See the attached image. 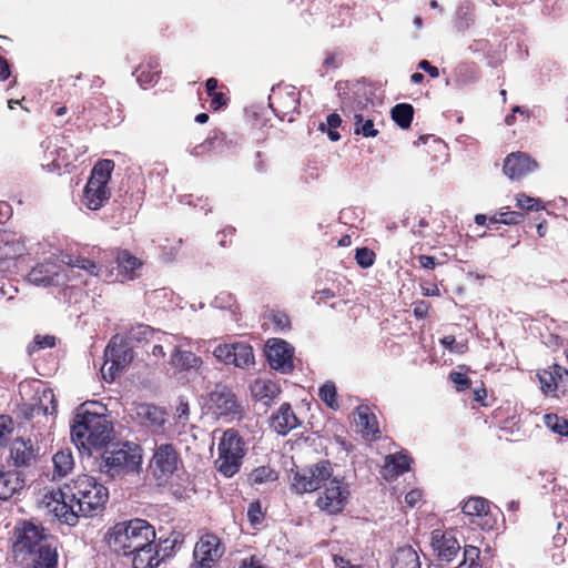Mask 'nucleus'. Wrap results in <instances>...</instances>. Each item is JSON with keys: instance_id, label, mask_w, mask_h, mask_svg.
<instances>
[{"instance_id": "17", "label": "nucleus", "mask_w": 568, "mask_h": 568, "mask_svg": "<svg viewBox=\"0 0 568 568\" xmlns=\"http://www.w3.org/2000/svg\"><path fill=\"white\" fill-rule=\"evenodd\" d=\"M271 427L282 436L301 425V422L294 414L291 404L283 403L270 418Z\"/></svg>"}, {"instance_id": "27", "label": "nucleus", "mask_w": 568, "mask_h": 568, "mask_svg": "<svg viewBox=\"0 0 568 568\" xmlns=\"http://www.w3.org/2000/svg\"><path fill=\"white\" fill-rule=\"evenodd\" d=\"M254 364L253 348L245 342H235L232 352L231 365L247 368Z\"/></svg>"}, {"instance_id": "23", "label": "nucleus", "mask_w": 568, "mask_h": 568, "mask_svg": "<svg viewBox=\"0 0 568 568\" xmlns=\"http://www.w3.org/2000/svg\"><path fill=\"white\" fill-rule=\"evenodd\" d=\"M133 568H155L160 565V550H155L154 541H150L149 546L139 547L132 551Z\"/></svg>"}, {"instance_id": "44", "label": "nucleus", "mask_w": 568, "mask_h": 568, "mask_svg": "<svg viewBox=\"0 0 568 568\" xmlns=\"http://www.w3.org/2000/svg\"><path fill=\"white\" fill-rule=\"evenodd\" d=\"M480 550L476 546H465L464 560L460 562L459 568H480L479 565Z\"/></svg>"}, {"instance_id": "63", "label": "nucleus", "mask_w": 568, "mask_h": 568, "mask_svg": "<svg viewBox=\"0 0 568 568\" xmlns=\"http://www.w3.org/2000/svg\"><path fill=\"white\" fill-rule=\"evenodd\" d=\"M333 561L336 568H365L362 565H352L348 559L339 555H334Z\"/></svg>"}, {"instance_id": "58", "label": "nucleus", "mask_w": 568, "mask_h": 568, "mask_svg": "<svg viewBox=\"0 0 568 568\" xmlns=\"http://www.w3.org/2000/svg\"><path fill=\"white\" fill-rule=\"evenodd\" d=\"M440 344L448 348L450 352L456 354H463L466 349V345L464 343H457L455 337L452 335L445 336L440 339Z\"/></svg>"}, {"instance_id": "32", "label": "nucleus", "mask_w": 568, "mask_h": 568, "mask_svg": "<svg viewBox=\"0 0 568 568\" xmlns=\"http://www.w3.org/2000/svg\"><path fill=\"white\" fill-rule=\"evenodd\" d=\"M160 335H164V333H161L159 331H155L149 325L144 324H136L132 326L129 331V339L135 341V342H150L156 337V339H161Z\"/></svg>"}, {"instance_id": "29", "label": "nucleus", "mask_w": 568, "mask_h": 568, "mask_svg": "<svg viewBox=\"0 0 568 568\" xmlns=\"http://www.w3.org/2000/svg\"><path fill=\"white\" fill-rule=\"evenodd\" d=\"M54 474L53 477H65L74 466L72 453L69 449L60 450L54 454L53 458Z\"/></svg>"}, {"instance_id": "12", "label": "nucleus", "mask_w": 568, "mask_h": 568, "mask_svg": "<svg viewBox=\"0 0 568 568\" xmlns=\"http://www.w3.org/2000/svg\"><path fill=\"white\" fill-rule=\"evenodd\" d=\"M430 547L434 557L442 562H450L460 551V544L457 540L453 529H433Z\"/></svg>"}, {"instance_id": "46", "label": "nucleus", "mask_w": 568, "mask_h": 568, "mask_svg": "<svg viewBox=\"0 0 568 568\" xmlns=\"http://www.w3.org/2000/svg\"><path fill=\"white\" fill-rule=\"evenodd\" d=\"M13 432V420L9 415H0V446L10 442Z\"/></svg>"}, {"instance_id": "25", "label": "nucleus", "mask_w": 568, "mask_h": 568, "mask_svg": "<svg viewBox=\"0 0 568 568\" xmlns=\"http://www.w3.org/2000/svg\"><path fill=\"white\" fill-rule=\"evenodd\" d=\"M171 365L179 371H197L202 365V358L191 351H183L180 347H174L171 355Z\"/></svg>"}, {"instance_id": "52", "label": "nucleus", "mask_w": 568, "mask_h": 568, "mask_svg": "<svg viewBox=\"0 0 568 568\" xmlns=\"http://www.w3.org/2000/svg\"><path fill=\"white\" fill-rule=\"evenodd\" d=\"M69 265L72 267H78L81 270L87 271L91 275H98L99 273V266L91 260L85 257H74L71 258L69 262Z\"/></svg>"}, {"instance_id": "21", "label": "nucleus", "mask_w": 568, "mask_h": 568, "mask_svg": "<svg viewBox=\"0 0 568 568\" xmlns=\"http://www.w3.org/2000/svg\"><path fill=\"white\" fill-rule=\"evenodd\" d=\"M58 493L59 489L51 493L52 499L57 503L53 509L54 515L60 521L68 526H75L79 523V518L82 516V514H77L78 505L75 504V500L71 501L67 497L61 498Z\"/></svg>"}, {"instance_id": "37", "label": "nucleus", "mask_w": 568, "mask_h": 568, "mask_svg": "<svg viewBox=\"0 0 568 568\" xmlns=\"http://www.w3.org/2000/svg\"><path fill=\"white\" fill-rule=\"evenodd\" d=\"M320 398L332 409L336 410L339 408L337 400V389L333 382H326L318 390Z\"/></svg>"}, {"instance_id": "28", "label": "nucleus", "mask_w": 568, "mask_h": 568, "mask_svg": "<svg viewBox=\"0 0 568 568\" xmlns=\"http://www.w3.org/2000/svg\"><path fill=\"white\" fill-rule=\"evenodd\" d=\"M392 568H420L419 557L410 546L398 548Z\"/></svg>"}, {"instance_id": "47", "label": "nucleus", "mask_w": 568, "mask_h": 568, "mask_svg": "<svg viewBox=\"0 0 568 568\" xmlns=\"http://www.w3.org/2000/svg\"><path fill=\"white\" fill-rule=\"evenodd\" d=\"M541 390L546 394L557 390V384L552 374V366L538 373Z\"/></svg>"}, {"instance_id": "42", "label": "nucleus", "mask_w": 568, "mask_h": 568, "mask_svg": "<svg viewBox=\"0 0 568 568\" xmlns=\"http://www.w3.org/2000/svg\"><path fill=\"white\" fill-rule=\"evenodd\" d=\"M545 424L554 433L560 436H568V419L555 414L545 415Z\"/></svg>"}, {"instance_id": "45", "label": "nucleus", "mask_w": 568, "mask_h": 568, "mask_svg": "<svg viewBox=\"0 0 568 568\" xmlns=\"http://www.w3.org/2000/svg\"><path fill=\"white\" fill-rule=\"evenodd\" d=\"M116 262L119 267H122L125 271L133 272L135 268L140 266V261L138 257L133 256L129 251L123 250L120 251L116 255Z\"/></svg>"}, {"instance_id": "54", "label": "nucleus", "mask_w": 568, "mask_h": 568, "mask_svg": "<svg viewBox=\"0 0 568 568\" xmlns=\"http://www.w3.org/2000/svg\"><path fill=\"white\" fill-rule=\"evenodd\" d=\"M517 206L521 210L538 211L541 207V202L526 194H520L517 196Z\"/></svg>"}, {"instance_id": "7", "label": "nucleus", "mask_w": 568, "mask_h": 568, "mask_svg": "<svg viewBox=\"0 0 568 568\" xmlns=\"http://www.w3.org/2000/svg\"><path fill=\"white\" fill-rule=\"evenodd\" d=\"M206 406L217 419L229 423L241 420L245 416L244 405L225 384H216L207 394Z\"/></svg>"}, {"instance_id": "51", "label": "nucleus", "mask_w": 568, "mask_h": 568, "mask_svg": "<svg viewBox=\"0 0 568 568\" xmlns=\"http://www.w3.org/2000/svg\"><path fill=\"white\" fill-rule=\"evenodd\" d=\"M233 348L234 343L219 344L214 348L213 355L219 362L224 363L225 365H231Z\"/></svg>"}, {"instance_id": "4", "label": "nucleus", "mask_w": 568, "mask_h": 568, "mask_svg": "<svg viewBox=\"0 0 568 568\" xmlns=\"http://www.w3.org/2000/svg\"><path fill=\"white\" fill-rule=\"evenodd\" d=\"M58 495L67 497L78 505L77 514L93 517L103 510L109 499V490L94 477L82 475L59 488Z\"/></svg>"}, {"instance_id": "2", "label": "nucleus", "mask_w": 568, "mask_h": 568, "mask_svg": "<svg viewBox=\"0 0 568 568\" xmlns=\"http://www.w3.org/2000/svg\"><path fill=\"white\" fill-rule=\"evenodd\" d=\"M114 438L112 422L103 413L90 412L82 404L71 423V439L80 450L91 455L103 449Z\"/></svg>"}, {"instance_id": "60", "label": "nucleus", "mask_w": 568, "mask_h": 568, "mask_svg": "<svg viewBox=\"0 0 568 568\" xmlns=\"http://www.w3.org/2000/svg\"><path fill=\"white\" fill-rule=\"evenodd\" d=\"M341 116L337 113H331L326 118V123L320 124L318 130L324 132L326 130V125L328 126V129H337L341 125Z\"/></svg>"}, {"instance_id": "30", "label": "nucleus", "mask_w": 568, "mask_h": 568, "mask_svg": "<svg viewBox=\"0 0 568 568\" xmlns=\"http://www.w3.org/2000/svg\"><path fill=\"white\" fill-rule=\"evenodd\" d=\"M393 121L402 129H408L414 116V108L409 103H398L390 111Z\"/></svg>"}, {"instance_id": "33", "label": "nucleus", "mask_w": 568, "mask_h": 568, "mask_svg": "<svg viewBox=\"0 0 568 568\" xmlns=\"http://www.w3.org/2000/svg\"><path fill=\"white\" fill-rule=\"evenodd\" d=\"M113 169L114 162L112 160H100L92 169L89 181L101 182V184L108 185Z\"/></svg>"}, {"instance_id": "11", "label": "nucleus", "mask_w": 568, "mask_h": 568, "mask_svg": "<svg viewBox=\"0 0 568 568\" xmlns=\"http://www.w3.org/2000/svg\"><path fill=\"white\" fill-rule=\"evenodd\" d=\"M265 355L270 366L283 374L294 369V348L290 343L280 338H271L265 345Z\"/></svg>"}, {"instance_id": "26", "label": "nucleus", "mask_w": 568, "mask_h": 568, "mask_svg": "<svg viewBox=\"0 0 568 568\" xmlns=\"http://www.w3.org/2000/svg\"><path fill=\"white\" fill-rule=\"evenodd\" d=\"M24 243L16 239L13 234H3L0 240V261H11L21 256L24 252Z\"/></svg>"}, {"instance_id": "15", "label": "nucleus", "mask_w": 568, "mask_h": 568, "mask_svg": "<svg viewBox=\"0 0 568 568\" xmlns=\"http://www.w3.org/2000/svg\"><path fill=\"white\" fill-rule=\"evenodd\" d=\"M538 169V163L529 154L513 152L504 161L503 171L510 180H520Z\"/></svg>"}, {"instance_id": "61", "label": "nucleus", "mask_w": 568, "mask_h": 568, "mask_svg": "<svg viewBox=\"0 0 568 568\" xmlns=\"http://www.w3.org/2000/svg\"><path fill=\"white\" fill-rule=\"evenodd\" d=\"M210 98H211L210 106L214 111L220 110L222 106L226 105L227 100H229L225 97V94L222 92L213 93L212 95H210Z\"/></svg>"}, {"instance_id": "53", "label": "nucleus", "mask_w": 568, "mask_h": 568, "mask_svg": "<svg viewBox=\"0 0 568 568\" xmlns=\"http://www.w3.org/2000/svg\"><path fill=\"white\" fill-rule=\"evenodd\" d=\"M216 141H217L216 133L212 136L210 135L204 142L195 145L191 150V154L193 156H201V155L210 152L211 150H213L215 148Z\"/></svg>"}, {"instance_id": "3", "label": "nucleus", "mask_w": 568, "mask_h": 568, "mask_svg": "<svg viewBox=\"0 0 568 568\" xmlns=\"http://www.w3.org/2000/svg\"><path fill=\"white\" fill-rule=\"evenodd\" d=\"M97 467L101 476L112 480L139 474L142 467V448L130 440H112L102 449Z\"/></svg>"}, {"instance_id": "35", "label": "nucleus", "mask_w": 568, "mask_h": 568, "mask_svg": "<svg viewBox=\"0 0 568 568\" xmlns=\"http://www.w3.org/2000/svg\"><path fill=\"white\" fill-rule=\"evenodd\" d=\"M158 64L149 63L148 67L140 65L134 71V75L136 77V81L143 84L155 83L160 78V71L156 70Z\"/></svg>"}, {"instance_id": "40", "label": "nucleus", "mask_w": 568, "mask_h": 568, "mask_svg": "<svg viewBox=\"0 0 568 568\" xmlns=\"http://www.w3.org/2000/svg\"><path fill=\"white\" fill-rule=\"evenodd\" d=\"M430 138H432V135L428 134V140ZM429 149H432V151L435 153L432 158L433 162L444 164L445 162L448 161V156H449L448 148L445 144V142L442 141L440 139L433 138L432 142L430 143L428 142V150Z\"/></svg>"}, {"instance_id": "36", "label": "nucleus", "mask_w": 568, "mask_h": 568, "mask_svg": "<svg viewBox=\"0 0 568 568\" xmlns=\"http://www.w3.org/2000/svg\"><path fill=\"white\" fill-rule=\"evenodd\" d=\"M354 133L364 138H374L378 134V130L374 128L373 120L365 119L363 114H355Z\"/></svg>"}, {"instance_id": "43", "label": "nucleus", "mask_w": 568, "mask_h": 568, "mask_svg": "<svg viewBox=\"0 0 568 568\" xmlns=\"http://www.w3.org/2000/svg\"><path fill=\"white\" fill-rule=\"evenodd\" d=\"M523 219H524V215L520 212H516V211L500 212V213H498V216L495 215L489 219L488 227H491V225L497 224V223H503V224H507V225L518 224L519 222L523 221Z\"/></svg>"}, {"instance_id": "22", "label": "nucleus", "mask_w": 568, "mask_h": 568, "mask_svg": "<svg viewBox=\"0 0 568 568\" xmlns=\"http://www.w3.org/2000/svg\"><path fill=\"white\" fill-rule=\"evenodd\" d=\"M409 469V457L404 454L386 456L381 474L384 479L390 481Z\"/></svg>"}, {"instance_id": "39", "label": "nucleus", "mask_w": 568, "mask_h": 568, "mask_svg": "<svg viewBox=\"0 0 568 568\" xmlns=\"http://www.w3.org/2000/svg\"><path fill=\"white\" fill-rule=\"evenodd\" d=\"M252 390L258 399L267 400H272L280 393L276 384L272 382H256Z\"/></svg>"}, {"instance_id": "56", "label": "nucleus", "mask_w": 568, "mask_h": 568, "mask_svg": "<svg viewBox=\"0 0 568 568\" xmlns=\"http://www.w3.org/2000/svg\"><path fill=\"white\" fill-rule=\"evenodd\" d=\"M270 320L280 331L288 329L291 326V320L288 315L283 312H273L270 316Z\"/></svg>"}, {"instance_id": "8", "label": "nucleus", "mask_w": 568, "mask_h": 568, "mask_svg": "<svg viewBox=\"0 0 568 568\" xmlns=\"http://www.w3.org/2000/svg\"><path fill=\"white\" fill-rule=\"evenodd\" d=\"M333 476V467L329 460H320L318 463L304 467L295 471L291 488L296 494L312 493L325 484Z\"/></svg>"}, {"instance_id": "1", "label": "nucleus", "mask_w": 568, "mask_h": 568, "mask_svg": "<svg viewBox=\"0 0 568 568\" xmlns=\"http://www.w3.org/2000/svg\"><path fill=\"white\" fill-rule=\"evenodd\" d=\"M12 552L27 568H57V538L41 524L23 520L14 527Z\"/></svg>"}, {"instance_id": "55", "label": "nucleus", "mask_w": 568, "mask_h": 568, "mask_svg": "<svg viewBox=\"0 0 568 568\" xmlns=\"http://www.w3.org/2000/svg\"><path fill=\"white\" fill-rule=\"evenodd\" d=\"M449 379L458 392L465 390L470 386V379L464 373L452 372L449 374Z\"/></svg>"}, {"instance_id": "62", "label": "nucleus", "mask_w": 568, "mask_h": 568, "mask_svg": "<svg viewBox=\"0 0 568 568\" xmlns=\"http://www.w3.org/2000/svg\"><path fill=\"white\" fill-rule=\"evenodd\" d=\"M190 417V407L187 403L181 402L176 407V419L178 423H181L183 426L189 420Z\"/></svg>"}, {"instance_id": "34", "label": "nucleus", "mask_w": 568, "mask_h": 568, "mask_svg": "<svg viewBox=\"0 0 568 568\" xmlns=\"http://www.w3.org/2000/svg\"><path fill=\"white\" fill-rule=\"evenodd\" d=\"M462 510L467 516H476L479 518L488 514V501L483 497H470L462 507Z\"/></svg>"}, {"instance_id": "24", "label": "nucleus", "mask_w": 568, "mask_h": 568, "mask_svg": "<svg viewBox=\"0 0 568 568\" xmlns=\"http://www.w3.org/2000/svg\"><path fill=\"white\" fill-rule=\"evenodd\" d=\"M10 457L18 467L31 465V463L36 460V452L31 439H14L10 447Z\"/></svg>"}, {"instance_id": "31", "label": "nucleus", "mask_w": 568, "mask_h": 568, "mask_svg": "<svg viewBox=\"0 0 568 568\" xmlns=\"http://www.w3.org/2000/svg\"><path fill=\"white\" fill-rule=\"evenodd\" d=\"M357 423L362 427V430L365 433V435H372L375 437L376 434L379 433L376 417L373 413L369 412L368 407L359 406L357 408Z\"/></svg>"}, {"instance_id": "41", "label": "nucleus", "mask_w": 568, "mask_h": 568, "mask_svg": "<svg viewBox=\"0 0 568 568\" xmlns=\"http://www.w3.org/2000/svg\"><path fill=\"white\" fill-rule=\"evenodd\" d=\"M276 478V473L270 466H260L253 469L248 475V480L252 484H264L267 481H273Z\"/></svg>"}, {"instance_id": "6", "label": "nucleus", "mask_w": 568, "mask_h": 568, "mask_svg": "<svg viewBox=\"0 0 568 568\" xmlns=\"http://www.w3.org/2000/svg\"><path fill=\"white\" fill-rule=\"evenodd\" d=\"M219 457L215 465L220 474L226 478L233 477L240 471L243 458L246 455L245 442L234 428L224 430L219 446Z\"/></svg>"}, {"instance_id": "50", "label": "nucleus", "mask_w": 568, "mask_h": 568, "mask_svg": "<svg viewBox=\"0 0 568 568\" xmlns=\"http://www.w3.org/2000/svg\"><path fill=\"white\" fill-rule=\"evenodd\" d=\"M356 263L363 267H371L375 262V253L368 247L356 248L355 253Z\"/></svg>"}, {"instance_id": "9", "label": "nucleus", "mask_w": 568, "mask_h": 568, "mask_svg": "<svg viewBox=\"0 0 568 568\" xmlns=\"http://www.w3.org/2000/svg\"><path fill=\"white\" fill-rule=\"evenodd\" d=\"M180 465L182 459L176 447L165 443L155 446L149 467L158 481H168Z\"/></svg>"}, {"instance_id": "48", "label": "nucleus", "mask_w": 568, "mask_h": 568, "mask_svg": "<svg viewBox=\"0 0 568 568\" xmlns=\"http://www.w3.org/2000/svg\"><path fill=\"white\" fill-rule=\"evenodd\" d=\"M173 538L159 539V544L155 547V550H160L161 561L166 557H170L175 545L179 542V535L173 534Z\"/></svg>"}, {"instance_id": "59", "label": "nucleus", "mask_w": 568, "mask_h": 568, "mask_svg": "<svg viewBox=\"0 0 568 568\" xmlns=\"http://www.w3.org/2000/svg\"><path fill=\"white\" fill-rule=\"evenodd\" d=\"M234 303H235V300L232 296V294H230V293H221L213 301V305L219 308H230L231 310L232 306L234 305Z\"/></svg>"}, {"instance_id": "38", "label": "nucleus", "mask_w": 568, "mask_h": 568, "mask_svg": "<svg viewBox=\"0 0 568 568\" xmlns=\"http://www.w3.org/2000/svg\"><path fill=\"white\" fill-rule=\"evenodd\" d=\"M474 23V6L470 2L460 4L457 9L456 26L459 30H466Z\"/></svg>"}, {"instance_id": "13", "label": "nucleus", "mask_w": 568, "mask_h": 568, "mask_svg": "<svg viewBox=\"0 0 568 568\" xmlns=\"http://www.w3.org/2000/svg\"><path fill=\"white\" fill-rule=\"evenodd\" d=\"M224 552V548L217 536L206 534L196 542L193 551L194 560L199 564V568H211Z\"/></svg>"}, {"instance_id": "5", "label": "nucleus", "mask_w": 568, "mask_h": 568, "mask_svg": "<svg viewBox=\"0 0 568 568\" xmlns=\"http://www.w3.org/2000/svg\"><path fill=\"white\" fill-rule=\"evenodd\" d=\"M155 529L145 519L134 518L115 524L105 535L109 547L118 554L130 556L132 551L155 541Z\"/></svg>"}, {"instance_id": "64", "label": "nucleus", "mask_w": 568, "mask_h": 568, "mask_svg": "<svg viewBox=\"0 0 568 568\" xmlns=\"http://www.w3.org/2000/svg\"><path fill=\"white\" fill-rule=\"evenodd\" d=\"M36 344L39 346V348H48L53 347L55 345V337L54 336H37L34 338Z\"/></svg>"}, {"instance_id": "49", "label": "nucleus", "mask_w": 568, "mask_h": 568, "mask_svg": "<svg viewBox=\"0 0 568 568\" xmlns=\"http://www.w3.org/2000/svg\"><path fill=\"white\" fill-rule=\"evenodd\" d=\"M552 374L557 384V390H560L562 394L568 392V369L558 364H554Z\"/></svg>"}, {"instance_id": "19", "label": "nucleus", "mask_w": 568, "mask_h": 568, "mask_svg": "<svg viewBox=\"0 0 568 568\" xmlns=\"http://www.w3.org/2000/svg\"><path fill=\"white\" fill-rule=\"evenodd\" d=\"M110 195L108 185L88 180L83 190L82 202L89 210L95 211L103 206L110 199Z\"/></svg>"}, {"instance_id": "18", "label": "nucleus", "mask_w": 568, "mask_h": 568, "mask_svg": "<svg viewBox=\"0 0 568 568\" xmlns=\"http://www.w3.org/2000/svg\"><path fill=\"white\" fill-rule=\"evenodd\" d=\"M60 278L59 266L51 262L36 265L28 274L31 284L43 287L59 285Z\"/></svg>"}, {"instance_id": "14", "label": "nucleus", "mask_w": 568, "mask_h": 568, "mask_svg": "<svg viewBox=\"0 0 568 568\" xmlns=\"http://www.w3.org/2000/svg\"><path fill=\"white\" fill-rule=\"evenodd\" d=\"M118 336L111 338L104 351L105 363H110L109 367L111 379L114 378L113 372L122 371L133 359V351L124 341L116 343Z\"/></svg>"}, {"instance_id": "16", "label": "nucleus", "mask_w": 568, "mask_h": 568, "mask_svg": "<svg viewBox=\"0 0 568 568\" xmlns=\"http://www.w3.org/2000/svg\"><path fill=\"white\" fill-rule=\"evenodd\" d=\"M135 413L140 423L153 433L161 432L166 422L165 409L153 404H139Z\"/></svg>"}, {"instance_id": "57", "label": "nucleus", "mask_w": 568, "mask_h": 568, "mask_svg": "<svg viewBox=\"0 0 568 568\" xmlns=\"http://www.w3.org/2000/svg\"><path fill=\"white\" fill-rule=\"evenodd\" d=\"M247 518L253 526L261 524L263 514L260 501H253L250 504L247 509Z\"/></svg>"}, {"instance_id": "20", "label": "nucleus", "mask_w": 568, "mask_h": 568, "mask_svg": "<svg viewBox=\"0 0 568 568\" xmlns=\"http://www.w3.org/2000/svg\"><path fill=\"white\" fill-rule=\"evenodd\" d=\"M26 480L23 474L17 469H0V500H8L23 489Z\"/></svg>"}, {"instance_id": "10", "label": "nucleus", "mask_w": 568, "mask_h": 568, "mask_svg": "<svg viewBox=\"0 0 568 568\" xmlns=\"http://www.w3.org/2000/svg\"><path fill=\"white\" fill-rule=\"evenodd\" d=\"M328 481V485L325 484L324 491L318 496L316 505L328 515H336L345 508L351 493L348 485L342 480L331 477Z\"/></svg>"}]
</instances>
